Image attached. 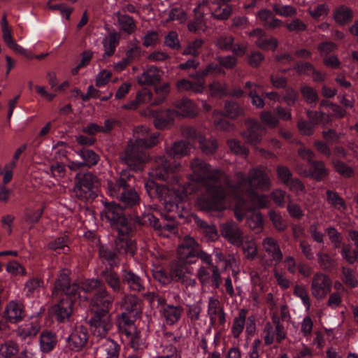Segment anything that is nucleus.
<instances>
[{
    "mask_svg": "<svg viewBox=\"0 0 358 358\" xmlns=\"http://www.w3.org/2000/svg\"><path fill=\"white\" fill-rule=\"evenodd\" d=\"M100 215L102 220L109 222L121 234H129L133 229L131 220L127 218L122 208L115 203H106Z\"/></svg>",
    "mask_w": 358,
    "mask_h": 358,
    "instance_id": "6",
    "label": "nucleus"
},
{
    "mask_svg": "<svg viewBox=\"0 0 358 358\" xmlns=\"http://www.w3.org/2000/svg\"><path fill=\"white\" fill-rule=\"evenodd\" d=\"M113 324L110 315L106 310H96L91 320L92 331L94 337L99 339L105 338Z\"/></svg>",
    "mask_w": 358,
    "mask_h": 358,
    "instance_id": "8",
    "label": "nucleus"
},
{
    "mask_svg": "<svg viewBox=\"0 0 358 358\" xmlns=\"http://www.w3.org/2000/svg\"><path fill=\"white\" fill-rule=\"evenodd\" d=\"M256 18L263 26L268 29L278 28L282 24V22L275 17L272 11L268 9L260 10L257 13Z\"/></svg>",
    "mask_w": 358,
    "mask_h": 358,
    "instance_id": "25",
    "label": "nucleus"
},
{
    "mask_svg": "<svg viewBox=\"0 0 358 358\" xmlns=\"http://www.w3.org/2000/svg\"><path fill=\"white\" fill-rule=\"evenodd\" d=\"M253 287L250 292V297L254 304L257 306L260 303V296L263 293V285L259 281V275L257 273L251 275Z\"/></svg>",
    "mask_w": 358,
    "mask_h": 358,
    "instance_id": "42",
    "label": "nucleus"
},
{
    "mask_svg": "<svg viewBox=\"0 0 358 358\" xmlns=\"http://www.w3.org/2000/svg\"><path fill=\"white\" fill-rule=\"evenodd\" d=\"M154 278L162 285H167L171 282V273L167 274L166 271L160 268L156 267L152 270Z\"/></svg>",
    "mask_w": 358,
    "mask_h": 358,
    "instance_id": "62",
    "label": "nucleus"
},
{
    "mask_svg": "<svg viewBox=\"0 0 358 358\" xmlns=\"http://www.w3.org/2000/svg\"><path fill=\"white\" fill-rule=\"evenodd\" d=\"M127 313L124 311L118 318V327L121 333L124 335H129L136 331L133 321L129 317Z\"/></svg>",
    "mask_w": 358,
    "mask_h": 358,
    "instance_id": "39",
    "label": "nucleus"
},
{
    "mask_svg": "<svg viewBox=\"0 0 358 358\" xmlns=\"http://www.w3.org/2000/svg\"><path fill=\"white\" fill-rule=\"evenodd\" d=\"M221 235L231 244L239 246L244 235L238 225L233 221L222 223L220 226Z\"/></svg>",
    "mask_w": 358,
    "mask_h": 358,
    "instance_id": "14",
    "label": "nucleus"
},
{
    "mask_svg": "<svg viewBox=\"0 0 358 358\" xmlns=\"http://www.w3.org/2000/svg\"><path fill=\"white\" fill-rule=\"evenodd\" d=\"M87 340V330L83 326L76 327L66 339L69 348L75 351L82 349L86 345Z\"/></svg>",
    "mask_w": 358,
    "mask_h": 358,
    "instance_id": "16",
    "label": "nucleus"
},
{
    "mask_svg": "<svg viewBox=\"0 0 358 358\" xmlns=\"http://www.w3.org/2000/svg\"><path fill=\"white\" fill-rule=\"evenodd\" d=\"M69 274V273L67 270L61 271L55 284V288L52 292L54 296L58 294L59 290H61L66 295H70L75 299L85 301L87 299L85 295L86 293L94 291L98 292L100 291L101 287H104L103 283L96 279H88L81 282H76L70 284Z\"/></svg>",
    "mask_w": 358,
    "mask_h": 358,
    "instance_id": "4",
    "label": "nucleus"
},
{
    "mask_svg": "<svg viewBox=\"0 0 358 358\" xmlns=\"http://www.w3.org/2000/svg\"><path fill=\"white\" fill-rule=\"evenodd\" d=\"M24 315L23 306L15 301H10L5 308L4 317L10 323H17L22 320Z\"/></svg>",
    "mask_w": 358,
    "mask_h": 358,
    "instance_id": "22",
    "label": "nucleus"
},
{
    "mask_svg": "<svg viewBox=\"0 0 358 358\" xmlns=\"http://www.w3.org/2000/svg\"><path fill=\"white\" fill-rule=\"evenodd\" d=\"M6 272L12 276L25 275L24 267L17 261L9 262L6 268Z\"/></svg>",
    "mask_w": 358,
    "mask_h": 358,
    "instance_id": "56",
    "label": "nucleus"
},
{
    "mask_svg": "<svg viewBox=\"0 0 358 358\" xmlns=\"http://www.w3.org/2000/svg\"><path fill=\"white\" fill-rule=\"evenodd\" d=\"M245 322V313L244 311H241L237 317H235L232 328L231 332L233 336L235 338L239 336L241 332L243 330L244 324Z\"/></svg>",
    "mask_w": 358,
    "mask_h": 358,
    "instance_id": "53",
    "label": "nucleus"
},
{
    "mask_svg": "<svg viewBox=\"0 0 358 358\" xmlns=\"http://www.w3.org/2000/svg\"><path fill=\"white\" fill-rule=\"evenodd\" d=\"M342 281L350 288H355L358 285V280L357 279L354 271L347 267L342 268Z\"/></svg>",
    "mask_w": 358,
    "mask_h": 358,
    "instance_id": "48",
    "label": "nucleus"
},
{
    "mask_svg": "<svg viewBox=\"0 0 358 358\" xmlns=\"http://www.w3.org/2000/svg\"><path fill=\"white\" fill-rule=\"evenodd\" d=\"M159 133L150 132L148 127H138L134 130L133 139L129 141L122 159L131 169L141 170L149 159V156L144 150L156 145Z\"/></svg>",
    "mask_w": 358,
    "mask_h": 358,
    "instance_id": "2",
    "label": "nucleus"
},
{
    "mask_svg": "<svg viewBox=\"0 0 358 358\" xmlns=\"http://www.w3.org/2000/svg\"><path fill=\"white\" fill-rule=\"evenodd\" d=\"M353 18V12L350 8L341 5L336 8L334 11V20L341 25H345L352 21Z\"/></svg>",
    "mask_w": 358,
    "mask_h": 358,
    "instance_id": "31",
    "label": "nucleus"
},
{
    "mask_svg": "<svg viewBox=\"0 0 358 358\" xmlns=\"http://www.w3.org/2000/svg\"><path fill=\"white\" fill-rule=\"evenodd\" d=\"M343 257L349 263L353 264L358 258V249L352 250L349 245H343L341 252Z\"/></svg>",
    "mask_w": 358,
    "mask_h": 358,
    "instance_id": "64",
    "label": "nucleus"
},
{
    "mask_svg": "<svg viewBox=\"0 0 358 358\" xmlns=\"http://www.w3.org/2000/svg\"><path fill=\"white\" fill-rule=\"evenodd\" d=\"M169 92L170 87L169 83H164L162 85L156 86L155 93L157 94V97L152 103V105H158L163 102Z\"/></svg>",
    "mask_w": 358,
    "mask_h": 358,
    "instance_id": "59",
    "label": "nucleus"
},
{
    "mask_svg": "<svg viewBox=\"0 0 358 358\" xmlns=\"http://www.w3.org/2000/svg\"><path fill=\"white\" fill-rule=\"evenodd\" d=\"M247 131L244 132L243 137L252 145H256L260 142L262 135L265 133V128L257 121L248 120L246 121Z\"/></svg>",
    "mask_w": 358,
    "mask_h": 358,
    "instance_id": "19",
    "label": "nucleus"
},
{
    "mask_svg": "<svg viewBox=\"0 0 358 358\" xmlns=\"http://www.w3.org/2000/svg\"><path fill=\"white\" fill-rule=\"evenodd\" d=\"M123 280L129 287L134 291H140L143 289V281L139 276L130 271L124 270L122 274Z\"/></svg>",
    "mask_w": 358,
    "mask_h": 358,
    "instance_id": "37",
    "label": "nucleus"
},
{
    "mask_svg": "<svg viewBox=\"0 0 358 358\" xmlns=\"http://www.w3.org/2000/svg\"><path fill=\"white\" fill-rule=\"evenodd\" d=\"M264 343L267 345L274 342L280 343L286 337L284 327L277 316L272 317L271 322L266 323L262 333Z\"/></svg>",
    "mask_w": 358,
    "mask_h": 358,
    "instance_id": "9",
    "label": "nucleus"
},
{
    "mask_svg": "<svg viewBox=\"0 0 358 358\" xmlns=\"http://www.w3.org/2000/svg\"><path fill=\"white\" fill-rule=\"evenodd\" d=\"M273 10L275 14L285 17H292L296 13V9L293 6L280 3L274 4Z\"/></svg>",
    "mask_w": 358,
    "mask_h": 358,
    "instance_id": "52",
    "label": "nucleus"
},
{
    "mask_svg": "<svg viewBox=\"0 0 358 358\" xmlns=\"http://www.w3.org/2000/svg\"><path fill=\"white\" fill-rule=\"evenodd\" d=\"M207 315L212 326L215 325L217 322L220 324H224L225 322V315L217 299L214 297L208 299Z\"/></svg>",
    "mask_w": 358,
    "mask_h": 358,
    "instance_id": "17",
    "label": "nucleus"
},
{
    "mask_svg": "<svg viewBox=\"0 0 358 358\" xmlns=\"http://www.w3.org/2000/svg\"><path fill=\"white\" fill-rule=\"evenodd\" d=\"M196 80L194 82L189 81L186 79L179 80L176 87L179 92H192L195 93H201L205 88V81L201 76L200 73L197 72L195 75L191 76Z\"/></svg>",
    "mask_w": 358,
    "mask_h": 358,
    "instance_id": "21",
    "label": "nucleus"
},
{
    "mask_svg": "<svg viewBox=\"0 0 358 358\" xmlns=\"http://www.w3.org/2000/svg\"><path fill=\"white\" fill-rule=\"evenodd\" d=\"M239 246L242 247L244 256L248 259H254L257 256V246L252 237L244 236Z\"/></svg>",
    "mask_w": 358,
    "mask_h": 358,
    "instance_id": "34",
    "label": "nucleus"
},
{
    "mask_svg": "<svg viewBox=\"0 0 358 358\" xmlns=\"http://www.w3.org/2000/svg\"><path fill=\"white\" fill-rule=\"evenodd\" d=\"M159 235L169 237L176 232V224L174 221L170 220L166 223H161V227H157Z\"/></svg>",
    "mask_w": 358,
    "mask_h": 358,
    "instance_id": "61",
    "label": "nucleus"
},
{
    "mask_svg": "<svg viewBox=\"0 0 358 358\" xmlns=\"http://www.w3.org/2000/svg\"><path fill=\"white\" fill-rule=\"evenodd\" d=\"M182 308L180 306L165 305L162 308V314L167 324L172 325L180 318Z\"/></svg>",
    "mask_w": 358,
    "mask_h": 358,
    "instance_id": "28",
    "label": "nucleus"
},
{
    "mask_svg": "<svg viewBox=\"0 0 358 358\" xmlns=\"http://www.w3.org/2000/svg\"><path fill=\"white\" fill-rule=\"evenodd\" d=\"M101 276L114 292H119L120 290L121 281L115 272L111 269H106L102 271Z\"/></svg>",
    "mask_w": 358,
    "mask_h": 358,
    "instance_id": "38",
    "label": "nucleus"
},
{
    "mask_svg": "<svg viewBox=\"0 0 358 358\" xmlns=\"http://www.w3.org/2000/svg\"><path fill=\"white\" fill-rule=\"evenodd\" d=\"M182 134L186 137L196 140L199 143L201 150L206 155L213 154L217 148V143L215 140L206 138L194 128H184L182 129Z\"/></svg>",
    "mask_w": 358,
    "mask_h": 358,
    "instance_id": "15",
    "label": "nucleus"
},
{
    "mask_svg": "<svg viewBox=\"0 0 358 358\" xmlns=\"http://www.w3.org/2000/svg\"><path fill=\"white\" fill-rule=\"evenodd\" d=\"M2 32L3 41L10 49L27 57H32L30 52L15 43L12 37L11 29L8 27H3Z\"/></svg>",
    "mask_w": 358,
    "mask_h": 358,
    "instance_id": "29",
    "label": "nucleus"
},
{
    "mask_svg": "<svg viewBox=\"0 0 358 358\" xmlns=\"http://www.w3.org/2000/svg\"><path fill=\"white\" fill-rule=\"evenodd\" d=\"M98 185L99 180L92 173H78L74 179L73 192L77 198L85 200L94 194Z\"/></svg>",
    "mask_w": 358,
    "mask_h": 358,
    "instance_id": "7",
    "label": "nucleus"
},
{
    "mask_svg": "<svg viewBox=\"0 0 358 358\" xmlns=\"http://www.w3.org/2000/svg\"><path fill=\"white\" fill-rule=\"evenodd\" d=\"M216 6L217 7L213 10L212 15L217 20L227 19L231 13V7L224 3L222 5L217 3Z\"/></svg>",
    "mask_w": 358,
    "mask_h": 358,
    "instance_id": "57",
    "label": "nucleus"
},
{
    "mask_svg": "<svg viewBox=\"0 0 358 358\" xmlns=\"http://www.w3.org/2000/svg\"><path fill=\"white\" fill-rule=\"evenodd\" d=\"M120 200L128 206H131L137 203L139 201V196L137 192L133 189L122 192Z\"/></svg>",
    "mask_w": 358,
    "mask_h": 358,
    "instance_id": "58",
    "label": "nucleus"
},
{
    "mask_svg": "<svg viewBox=\"0 0 358 358\" xmlns=\"http://www.w3.org/2000/svg\"><path fill=\"white\" fill-rule=\"evenodd\" d=\"M335 171L344 178H351L354 175L353 169L345 163L338 159H334L332 161Z\"/></svg>",
    "mask_w": 358,
    "mask_h": 358,
    "instance_id": "47",
    "label": "nucleus"
},
{
    "mask_svg": "<svg viewBox=\"0 0 358 358\" xmlns=\"http://www.w3.org/2000/svg\"><path fill=\"white\" fill-rule=\"evenodd\" d=\"M113 298L106 290L105 287H101L100 291L96 292L91 300V305L98 308L97 310H106L108 311V308L111 306Z\"/></svg>",
    "mask_w": 358,
    "mask_h": 358,
    "instance_id": "23",
    "label": "nucleus"
},
{
    "mask_svg": "<svg viewBox=\"0 0 358 358\" xmlns=\"http://www.w3.org/2000/svg\"><path fill=\"white\" fill-rule=\"evenodd\" d=\"M42 282L37 278H31L25 283L24 290L26 295L29 296H34L41 287Z\"/></svg>",
    "mask_w": 358,
    "mask_h": 358,
    "instance_id": "60",
    "label": "nucleus"
},
{
    "mask_svg": "<svg viewBox=\"0 0 358 358\" xmlns=\"http://www.w3.org/2000/svg\"><path fill=\"white\" fill-rule=\"evenodd\" d=\"M250 37H255L256 45L265 50H274L278 45V41L273 37H268L265 32L259 28L248 33Z\"/></svg>",
    "mask_w": 358,
    "mask_h": 358,
    "instance_id": "20",
    "label": "nucleus"
},
{
    "mask_svg": "<svg viewBox=\"0 0 358 358\" xmlns=\"http://www.w3.org/2000/svg\"><path fill=\"white\" fill-rule=\"evenodd\" d=\"M127 340L129 343L131 347L134 350H142L145 347V344L143 339L139 335V333L134 331L133 333H130L129 335H124Z\"/></svg>",
    "mask_w": 358,
    "mask_h": 358,
    "instance_id": "51",
    "label": "nucleus"
},
{
    "mask_svg": "<svg viewBox=\"0 0 358 358\" xmlns=\"http://www.w3.org/2000/svg\"><path fill=\"white\" fill-rule=\"evenodd\" d=\"M205 3L203 2L202 4H199L196 6L194 11L196 15V20L193 22H190L188 24V29L192 32L196 31L199 29H203V20L200 17V15H202L205 11Z\"/></svg>",
    "mask_w": 358,
    "mask_h": 358,
    "instance_id": "41",
    "label": "nucleus"
},
{
    "mask_svg": "<svg viewBox=\"0 0 358 358\" xmlns=\"http://www.w3.org/2000/svg\"><path fill=\"white\" fill-rule=\"evenodd\" d=\"M98 352L104 353L103 358H114L117 355V344L110 339H105L103 343L98 347Z\"/></svg>",
    "mask_w": 358,
    "mask_h": 358,
    "instance_id": "40",
    "label": "nucleus"
},
{
    "mask_svg": "<svg viewBox=\"0 0 358 358\" xmlns=\"http://www.w3.org/2000/svg\"><path fill=\"white\" fill-rule=\"evenodd\" d=\"M263 250L269 257L270 260L275 264H279L282 259V253L278 241L271 236H266L262 240Z\"/></svg>",
    "mask_w": 358,
    "mask_h": 358,
    "instance_id": "18",
    "label": "nucleus"
},
{
    "mask_svg": "<svg viewBox=\"0 0 358 358\" xmlns=\"http://www.w3.org/2000/svg\"><path fill=\"white\" fill-rule=\"evenodd\" d=\"M331 281L324 274L315 275V297L324 298L331 291Z\"/></svg>",
    "mask_w": 358,
    "mask_h": 358,
    "instance_id": "24",
    "label": "nucleus"
},
{
    "mask_svg": "<svg viewBox=\"0 0 358 358\" xmlns=\"http://www.w3.org/2000/svg\"><path fill=\"white\" fill-rule=\"evenodd\" d=\"M40 348L43 352H49L53 350L57 344V337L55 334L49 331H44L40 336Z\"/></svg>",
    "mask_w": 358,
    "mask_h": 358,
    "instance_id": "33",
    "label": "nucleus"
},
{
    "mask_svg": "<svg viewBox=\"0 0 358 358\" xmlns=\"http://www.w3.org/2000/svg\"><path fill=\"white\" fill-rule=\"evenodd\" d=\"M157 168L151 173L152 177L163 180H176L175 173L180 168L179 164H171L164 156L156 159Z\"/></svg>",
    "mask_w": 358,
    "mask_h": 358,
    "instance_id": "10",
    "label": "nucleus"
},
{
    "mask_svg": "<svg viewBox=\"0 0 358 358\" xmlns=\"http://www.w3.org/2000/svg\"><path fill=\"white\" fill-rule=\"evenodd\" d=\"M249 227L257 233L262 232L264 229V220L260 213L253 212L247 219Z\"/></svg>",
    "mask_w": 358,
    "mask_h": 358,
    "instance_id": "45",
    "label": "nucleus"
},
{
    "mask_svg": "<svg viewBox=\"0 0 358 358\" xmlns=\"http://www.w3.org/2000/svg\"><path fill=\"white\" fill-rule=\"evenodd\" d=\"M19 351L17 345L13 341H7L0 347V357L1 358H15Z\"/></svg>",
    "mask_w": 358,
    "mask_h": 358,
    "instance_id": "44",
    "label": "nucleus"
},
{
    "mask_svg": "<svg viewBox=\"0 0 358 358\" xmlns=\"http://www.w3.org/2000/svg\"><path fill=\"white\" fill-rule=\"evenodd\" d=\"M119 237L115 241L116 250L119 255L133 256L136 251L134 242L129 238L127 234L118 233Z\"/></svg>",
    "mask_w": 358,
    "mask_h": 358,
    "instance_id": "26",
    "label": "nucleus"
},
{
    "mask_svg": "<svg viewBox=\"0 0 358 358\" xmlns=\"http://www.w3.org/2000/svg\"><path fill=\"white\" fill-rule=\"evenodd\" d=\"M268 216L273 227L278 231H284L287 228V224L279 213L271 210L268 213Z\"/></svg>",
    "mask_w": 358,
    "mask_h": 358,
    "instance_id": "55",
    "label": "nucleus"
},
{
    "mask_svg": "<svg viewBox=\"0 0 358 358\" xmlns=\"http://www.w3.org/2000/svg\"><path fill=\"white\" fill-rule=\"evenodd\" d=\"M122 308L127 313H137L141 309L139 299L134 295L126 296L122 303Z\"/></svg>",
    "mask_w": 358,
    "mask_h": 358,
    "instance_id": "43",
    "label": "nucleus"
},
{
    "mask_svg": "<svg viewBox=\"0 0 358 358\" xmlns=\"http://www.w3.org/2000/svg\"><path fill=\"white\" fill-rule=\"evenodd\" d=\"M190 169V179L206 187V195L198 201L200 208L204 210L222 211L234 203V215L241 221L249 210L246 199H250L258 208H265L268 203L266 196L256 192L257 190L266 191L271 186L269 178L260 169L250 170L247 178L242 172H236L233 184L224 173L212 169L198 158L191 162Z\"/></svg>",
    "mask_w": 358,
    "mask_h": 358,
    "instance_id": "1",
    "label": "nucleus"
},
{
    "mask_svg": "<svg viewBox=\"0 0 358 358\" xmlns=\"http://www.w3.org/2000/svg\"><path fill=\"white\" fill-rule=\"evenodd\" d=\"M209 90L211 96L221 97L227 93L225 85L218 82L213 81L209 85Z\"/></svg>",
    "mask_w": 358,
    "mask_h": 358,
    "instance_id": "63",
    "label": "nucleus"
},
{
    "mask_svg": "<svg viewBox=\"0 0 358 358\" xmlns=\"http://www.w3.org/2000/svg\"><path fill=\"white\" fill-rule=\"evenodd\" d=\"M173 106L174 110L168 109L164 111V115H159L158 113L155 114L154 124L157 129L166 128L178 116L193 117L198 113V108L195 103L187 99H182L174 102Z\"/></svg>",
    "mask_w": 358,
    "mask_h": 358,
    "instance_id": "5",
    "label": "nucleus"
},
{
    "mask_svg": "<svg viewBox=\"0 0 358 358\" xmlns=\"http://www.w3.org/2000/svg\"><path fill=\"white\" fill-rule=\"evenodd\" d=\"M39 325L36 322H29L20 325L17 329V334L22 340L31 338L38 332Z\"/></svg>",
    "mask_w": 358,
    "mask_h": 358,
    "instance_id": "32",
    "label": "nucleus"
},
{
    "mask_svg": "<svg viewBox=\"0 0 358 358\" xmlns=\"http://www.w3.org/2000/svg\"><path fill=\"white\" fill-rule=\"evenodd\" d=\"M127 182L124 180L123 176L115 182L108 181L107 182V193L113 198L120 199L122 192L126 189Z\"/></svg>",
    "mask_w": 358,
    "mask_h": 358,
    "instance_id": "35",
    "label": "nucleus"
},
{
    "mask_svg": "<svg viewBox=\"0 0 358 358\" xmlns=\"http://www.w3.org/2000/svg\"><path fill=\"white\" fill-rule=\"evenodd\" d=\"M117 17L118 25L121 29L128 34H131L134 31L136 25L132 17L120 13H117Z\"/></svg>",
    "mask_w": 358,
    "mask_h": 358,
    "instance_id": "46",
    "label": "nucleus"
},
{
    "mask_svg": "<svg viewBox=\"0 0 358 358\" xmlns=\"http://www.w3.org/2000/svg\"><path fill=\"white\" fill-rule=\"evenodd\" d=\"M119 37L117 34H112L103 40V45L105 49L104 55H112L118 44Z\"/></svg>",
    "mask_w": 358,
    "mask_h": 358,
    "instance_id": "49",
    "label": "nucleus"
},
{
    "mask_svg": "<svg viewBox=\"0 0 358 358\" xmlns=\"http://www.w3.org/2000/svg\"><path fill=\"white\" fill-rule=\"evenodd\" d=\"M198 247L199 245L192 238L186 236L178 248L179 259L185 264L194 263Z\"/></svg>",
    "mask_w": 358,
    "mask_h": 358,
    "instance_id": "11",
    "label": "nucleus"
},
{
    "mask_svg": "<svg viewBox=\"0 0 358 358\" xmlns=\"http://www.w3.org/2000/svg\"><path fill=\"white\" fill-rule=\"evenodd\" d=\"M148 193L152 196L156 194L164 206L166 210L174 212L178 210L180 203L188 194L196 189L194 186L187 185L180 187L174 182L168 185H158L152 180L145 184ZM181 208H183L181 206Z\"/></svg>",
    "mask_w": 358,
    "mask_h": 358,
    "instance_id": "3",
    "label": "nucleus"
},
{
    "mask_svg": "<svg viewBox=\"0 0 358 358\" xmlns=\"http://www.w3.org/2000/svg\"><path fill=\"white\" fill-rule=\"evenodd\" d=\"M79 156L83 159V164L87 166L95 165L99 160V156L92 150L89 149H82L78 152Z\"/></svg>",
    "mask_w": 358,
    "mask_h": 358,
    "instance_id": "50",
    "label": "nucleus"
},
{
    "mask_svg": "<svg viewBox=\"0 0 358 358\" xmlns=\"http://www.w3.org/2000/svg\"><path fill=\"white\" fill-rule=\"evenodd\" d=\"M162 71L155 66H151L138 76L137 80L141 85H152L160 80Z\"/></svg>",
    "mask_w": 358,
    "mask_h": 358,
    "instance_id": "27",
    "label": "nucleus"
},
{
    "mask_svg": "<svg viewBox=\"0 0 358 358\" xmlns=\"http://www.w3.org/2000/svg\"><path fill=\"white\" fill-rule=\"evenodd\" d=\"M64 296L62 300L52 308V311L57 320L60 322L67 321L73 313V306L77 299L70 295Z\"/></svg>",
    "mask_w": 358,
    "mask_h": 358,
    "instance_id": "12",
    "label": "nucleus"
},
{
    "mask_svg": "<svg viewBox=\"0 0 358 358\" xmlns=\"http://www.w3.org/2000/svg\"><path fill=\"white\" fill-rule=\"evenodd\" d=\"M245 88L248 90V95L251 99L252 103L257 108H262L264 105V101L258 94L261 86L256 83L247 82L245 83Z\"/></svg>",
    "mask_w": 358,
    "mask_h": 358,
    "instance_id": "36",
    "label": "nucleus"
},
{
    "mask_svg": "<svg viewBox=\"0 0 358 358\" xmlns=\"http://www.w3.org/2000/svg\"><path fill=\"white\" fill-rule=\"evenodd\" d=\"M171 280L180 281L187 287H194L196 280L190 277L191 269L184 264L174 262L171 266Z\"/></svg>",
    "mask_w": 358,
    "mask_h": 358,
    "instance_id": "13",
    "label": "nucleus"
},
{
    "mask_svg": "<svg viewBox=\"0 0 358 358\" xmlns=\"http://www.w3.org/2000/svg\"><path fill=\"white\" fill-rule=\"evenodd\" d=\"M192 148V147L189 143L180 141L174 143L170 148L167 149V153L173 158H181L188 155Z\"/></svg>",
    "mask_w": 358,
    "mask_h": 358,
    "instance_id": "30",
    "label": "nucleus"
},
{
    "mask_svg": "<svg viewBox=\"0 0 358 358\" xmlns=\"http://www.w3.org/2000/svg\"><path fill=\"white\" fill-rule=\"evenodd\" d=\"M225 115L229 118H236L243 113V108L236 103L229 101L224 106Z\"/></svg>",
    "mask_w": 358,
    "mask_h": 358,
    "instance_id": "54",
    "label": "nucleus"
}]
</instances>
